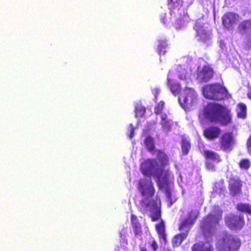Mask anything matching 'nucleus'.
I'll use <instances>...</instances> for the list:
<instances>
[{
  "label": "nucleus",
  "instance_id": "obj_11",
  "mask_svg": "<svg viewBox=\"0 0 251 251\" xmlns=\"http://www.w3.org/2000/svg\"><path fill=\"white\" fill-rule=\"evenodd\" d=\"M196 31V36L199 41L205 43L210 38L211 31L207 30L204 25L200 23H197L194 26Z\"/></svg>",
  "mask_w": 251,
  "mask_h": 251
},
{
  "label": "nucleus",
  "instance_id": "obj_26",
  "mask_svg": "<svg viewBox=\"0 0 251 251\" xmlns=\"http://www.w3.org/2000/svg\"><path fill=\"white\" fill-rule=\"evenodd\" d=\"M181 145L183 154H187L191 148L190 141L187 140L185 138H183L181 140Z\"/></svg>",
  "mask_w": 251,
  "mask_h": 251
},
{
  "label": "nucleus",
  "instance_id": "obj_6",
  "mask_svg": "<svg viewBox=\"0 0 251 251\" xmlns=\"http://www.w3.org/2000/svg\"><path fill=\"white\" fill-rule=\"evenodd\" d=\"M222 105L214 102L207 103L203 108V115L211 123H218Z\"/></svg>",
  "mask_w": 251,
  "mask_h": 251
},
{
  "label": "nucleus",
  "instance_id": "obj_40",
  "mask_svg": "<svg viewBox=\"0 0 251 251\" xmlns=\"http://www.w3.org/2000/svg\"><path fill=\"white\" fill-rule=\"evenodd\" d=\"M247 96L248 98L251 100V91L248 93Z\"/></svg>",
  "mask_w": 251,
  "mask_h": 251
},
{
  "label": "nucleus",
  "instance_id": "obj_1",
  "mask_svg": "<svg viewBox=\"0 0 251 251\" xmlns=\"http://www.w3.org/2000/svg\"><path fill=\"white\" fill-rule=\"evenodd\" d=\"M144 144L149 152L156 155L160 166H158V162L155 158H148L141 164V172L144 176H152L155 177L159 189L168 187L171 173L169 169L164 168L165 166L169 165L168 155L164 151L156 149L154 140L151 136L146 137Z\"/></svg>",
  "mask_w": 251,
  "mask_h": 251
},
{
  "label": "nucleus",
  "instance_id": "obj_7",
  "mask_svg": "<svg viewBox=\"0 0 251 251\" xmlns=\"http://www.w3.org/2000/svg\"><path fill=\"white\" fill-rule=\"evenodd\" d=\"M225 221L226 226L231 230H240L245 224L244 217L242 214H230L225 217Z\"/></svg>",
  "mask_w": 251,
  "mask_h": 251
},
{
  "label": "nucleus",
  "instance_id": "obj_10",
  "mask_svg": "<svg viewBox=\"0 0 251 251\" xmlns=\"http://www.w3.org/2000/svg\"><path fill=\"white\" fill-rule=\"evenodd\" d=\"M242 182L238 176H231L228 180L229 194L233 197L240 195L242 193Z\"/></svg>",
  "mask_w": 251,
  "mask_h": 251
},
{
  "label": "nucleus",
  "instance_id": "obj_4",
  "mask_svg": "<svg viewBox=\"0 0 251 251\" xmlns=\"http://www.w3.org/2000/svg\"><path fill=\"white\" fill-rule=\"evenodd\" d=\"M227 93L226 89L218 83H212L202 87L204 97L209 100H224Z\"/></svg>",
  "mask_w": 251,
  "mask_h": 251
},
{
  "label": "nucleus",
  "instance_id": "obj_21",
  "mask_svg": "<svg viewBox=\"0 0 251 251\" xmlns=\"http://www.w3.org/2000/svg\"><path fill=\"white\" fill-rule=\"evenodd\" d=\"M155 228L159 235V238L163 239L165 241H166V236L165 234V224L162 219H161L159 224L156 225Z\"/></svg>",
  "mask_w": 251,
  "mask_h": 251
},
{
  "label": "nucleus",
  "instance_id": "obj_28",
  "mask_svg": "<svg viewBox=\"0 0 251 251\" xmlns=\"http://www.w3.org/2000/svg\"><path fill=\"white\" fill-rule=\"evenodd\" d=\"M239 111L237 112L238 117L241 118H245L246 116L247 106L243 103H240L238 104Z\"/></svg>",
  "mask_w": 251,
  "mask_h": 251
},
{
  "label": "nucleus",
  "instance_id": "obj_20",
  "mask_svg": "<svg viewBox=\"0 0 251 251\" xmlns=\"http://www.w3.org/2000/svg\"><path fill=\"white\" fill-rule=\"evenodd\" d=\"M168 85L172 93L175 95H177L179 94L181 88L180 85L178 83L174 82L169 77L167 78Z\"/></svg>",
  "mask_w": 251,
  "mask_h": 251
},
{
  "label": "nucleus",
  "instance_id": "obj_31",
  "mask_svg": "<svg viewBox=\"0 0 251 251\" xmlns=\"http://www.w3.org/2000/svg\"><path fill=\"white\" fill-rule=\"evenodd\" d=\"M168 4L171 9H174L181 5V0H168Z\"/></svg>",
  "mask_w": 251,
  "mask_h": 251
},
{
  "label": "nucleus",
  "instance_id": "obj_23",
  "mask_svg": "<svg viewBox=\"0 0 251 251\" xmlns=\"http://www.w3.org/2000/svg\"><path fill=\"white\" fill-rule=\"evenodd\" d=\"M187 237L186 233H181L176 235L173 239L172 245L174 247L179 246Z\"/></svg>",
  "mask_w": 251,
  "mask_h": 251
},
{
  "label": "nucleus",
  "instance_id": "obj_32",
  "mask_svg": "<svg viewBox=\"0 0 251 251\" xmlns=\"http://www.w3.org/2000/svg\"><path fill=\"white\" fill-rule=\"evenodd\" d=\"M164 105L165 103L163 101H160L158 102L155 107L154 113L157 115L161 114L164 108Z\"/></svg>",
  "mask_w": 251,
  "mask_h": 251
},
{
  "label": "nucleus",
  "instance_id": "obj_36",
  "mask_svg": "<svg viewBox=\"0 0 251 251\" xmlns=\"http://www.w3.org/2000/svg\"><path fill=\"white\" fill-rule=\"evenodd\" d=\"M151 246L152 249V251H157L158 249V245L155 240H153L151 244Z\"/></svg>",
  "mask_w": 251,
  "mask_h": 251
},
{
  "label": "nucleus",
  "instance_id": "obj_33",
  "mask_svg": "<svg viewBox=\"0 0 251 251\" xmlns=\"http://www.w3.org/2000/svg\"><path fill=\"white\" fill-rule=\"evenodd\" d=\"M202 251H214V248L210 243L203 242Z\"/></svg>",
  "mask_w": 251,
  "mask_h": 251
},
{
  "label": "nucleus",
  "instance_id": "obj_35",
  "mask_svg": "<svg viewBox=\"0 0 251 251\" xmlns=\"http://www.w3.org/2000/svg\"><path fill=\"white\" fill-rule=\"evenodd\" d=\"M246 146L248 152L251 155V135L247 140Z\"/></svg>",
  "mask_w": 251,
  "mask_h": 251
},
{
  "label": "nucleus",
  "instance_id": "obj_2",
  "mask_svg": "<svg viewBox=\"0 0 251 251\" xmlns=\"http://www.w3.org/2000/svg\"><path fill=\"white\" fill-rule=\"evenodd\" d=\"M222 214L223 211L217 209L202 218L200 224V229L206 237H210L215 234L216 226L222 219Z\"/></svg>",
  "mask_w": 251,
  "mask_h": 251
},
{
  "label": "nucleus",
  "instance_id": "obj_37",
  "mask_svg": "<svg viewBox=\"0 0 251 251\" xmlns=\"http://www.w3.org/2000/svg\"><path fill=\"white\" fill-rule=\"evenodd\" d=\"M134 128L132 127V128H131V129H130V133H129V137L130 139H131L132 138H133V137L134 136Z\"/></svg>",
  "mask_w": 251,
  "mask_h": 251
},
{
  "label": "nucleus",
  "instance_id": "obj_19",
  "mask_svg": "<svg viewBox=\"0 0 251 251\" xmlns=\"http://www.w3.org/2000/svg\"><path fill=\"white\" fill-rule=\"evenodd\" d=\"M204 156L206 160H212L216 162L219 163L222 161L220 155L212 151L205 150L204 151Z\"/></svg>",
  "mask_w": 251,
  "mask_h": 251
},
{
  "label": "nucleus",
  "instance_id": "obj_29",
  "mask_svg": "<svg viewBox=\"0 0 251 251\" xmlns=\"http://www.w3.org/2000/svg\"><path fill=\"white\" fill-rule=\"evenodd\" d=\"M168 46L166 41H160L158 47L157 52L159 55H163L166 52V49Z\"/></svg>",
  "mask_w": 251,
  "mask_h": 251
},
{
  "label": "nucleus",
  "instance_id": "obj_3",
  "mask_svg": "<svg viewBox=\"0 0 251 251\" xmlns=\"http://www.w3.org/2000/svg\"><path fill=\"white\" fill-rule=\"evenodd\" d=\"M241 245V241L239 238L225 232L217 239L216 248L218 251H238Z\"/></svg>",
  "mask_w": 251,
  "mask_h": 251
},
{
  "label": "nucleus",
  "instance_id": "obj_12",
  "mask_svg": "<svg viewBox=\"0 0 251 251\" xmlns=\"http://www.w3.org/2000/svg\"><path fill=\"white\" fill-rule=\"evenodd\" d=\"M214 75L213 69L209 65H205L197 73V79L201 82H207L211 80Z\"/></svg>",
  "mask_w": 251,
  "mask_h": 251
},
{
  "label": "nucleus",
  "instance_id": "obj_15",
  "mask_svg": "<svg viewBox=\"0 0 251 251\" xmlns=\"http://www.w3.org/2000/svg\"><path fill=\"white\" fill-rule=\"evenodd\" d=\"M195 218H193L190 215H189L187 218L184 219L180 224L178 227L179 230L182 231V233H186L187 236L189 231L195 223Z\"/></svg>",
  "mask_w": 251,
  "mask_h": 251
},
{
  "label": "nucleus",
  "instance_id": "obj_13",
  "mask_svg": "<svg viewBox=\"0 0 251 251\" xmlns=\"http://www.w3.org/2000/svg\"><path fill=\"white\" fill-rule=\"evenodd\" d=\"M221 133V129L217 126H210L203 130V136L208 140L212 141L218 138Z\"/></svg>",
  "mask_w": 251,
  "mask_h": 251
},
{
  "label": "nucleus",
  "instance_id": "obj_27",
  "mask_svg": "<svg viewBox=\"0 0 251 251\" xmlns=\"http://www.w3.org/2000/svg\"><path fill=\"white\" fill-rule=\"evenodd\" d=\"M146 109L141 104L137 103L135 106V113L136 117H142L145 114Z\"/></svg>",
  "mask_w": 251,
  "mask_h": 251
},
{
  "label": "nucleus",
  "instance_id": "obj_18",
  "mask_svg": "<svg viewBox=\"0 0 251 251\" xmlns=\"http://www.w3.org/2000/svg\"><path fill=\"white\" fill-rule=\"evenodd\" d=\"M130 220L135 236L137 237L141 235L142 234V226L137 217L132 214Z\"/></svg>",
  "mask_w": 251,
  "mask_h": 251
},
{
  "label": "nucleus",
  "instance_id": "obj_30",
  "mask_svg": "<svg viewBox=\"0 0 251 251\" xmlns=\"http://www.w3.org/2000/svg\"><path fill=\"white\" fill-rule=\"evenodd\" d=\"M239 165L241 169L247 170L250 167V161L248 159H242L240 161Z\"/></svg>",
  "mask_w": 251,
  "mask_h": 251
},
{
  "label": "nucleus",
  "instance_id": "obj_16",
  "mask_svg": "<svg viewBox=\"0 0 251 251\" xmlns=\"http://www.w3.org/2000/svg\"><path fill=\"white\" fill-rule=\"evenodd\" d=\"M152 204L150 208V211L151 214L150 217L151 218L152 222H155L159 220H161V211L160 206H157L155 203V201L153 200L151 201Z\"/></svg>",
  "mask_w": 251,
  "mask_h": 251
},
{
  "label": "nucleus",
  "instance_id": "obj_5",
  "mask_svg": "<svg viewBox=\"0 0 251 251\" xmlns=\"http://www.w3.org/2000/svg\"><path fill=\"white\" fill-rule=\"evenodd\" d=\"M138 189L141 192L142 196L145 198L141 201V204L145 208L149 207L151 201H147L146 199L152 197L155 192L152 181L146 178L140 179L139 181Z\"/></svg>",
  "mask_w": 251,
  "mask_h": 251
},
{
  "label": "nucleus",
  "instance_id": "obj_8",
  "mask_svg": "<svg viewBox=\"0 0 251 251\" xmlns=\"http://www.w3.org/2000/svg\"><path fill=\"white\" fill-rule=\"evenodd\" d=\"M235 144V137L231 131H226L223 133L219 139L220 149L224 151H231Z\"/></svg>",
  "mask_w": 251,
  "mask_h": 251
},
{
  "label": "nucleus",
  "instance_id": "obj_14",
  "mask_svg": "<svg viewBox=\"0 0 251 251\" xmlns=\"http://www.w3.org/2000/svg\"><path fill=\"white\" fill-rule=\"evenodd\" d=\"M232 122L230 111L224 106H222L220 112L218 122L222 126H226Z\"/></svg>",
  "mask_w": 251,
  "mask_h": 251
},
{
  "label": "nucleus",
  "instance_id": "obj_25",
  "mask_svg": "<svg viewBox=\"0 0 251 251\" xmlns=\"http://www.w3.org/2000/svg\"><path fill=\"white\" fill-rule=\"evenodd\" d=\"M161 125L164 130L167 132L170 131L171 128V123L169 120L167 119V116L166 114L161 116Z\"/></svg>",
  "mask_w": 251,
  "mask_h": 251
},
{
  "label": "nucleus",
  "instance_id": "obj_17",
  "mask_svg": "<svg viewBox=\"0 0 251 251\" xmlns=\"http://www.w3.org/2000/svg\"><path fill=\"white\" fill-rule=\"evenodd\" d=\"M237 15L232 12H227L222 17V21L224 25L226 27H229L237 20Z\"/></svg>",
  "mask_w": 251,
  "mask_h": 251
},
{
  "label": "nucleus",
  "instance_id": "obj_41",
  "mask_svg": "<svg viewBox=\"0 0 251 251\" xmlns=\"http://www.w3.org/2000/svg\"><path fill=\"white\" fill-rule=\"evenodd\" d=\"M140 251H148L145 247H140Z\"/></svg>",
  "mask_w": 251,
  "mask_h": 251
},
{
  "label": "nucleus",
  "instance_id": "obj_38",
  "mask_svg": "<svg viewBox=\"0 0 251 251\" xmlns=\"http://www.w3.org/2000/svg\"><path fill=\"white\" fill-rule=\"evenodd\" d=\"M207 167L209 169H211L212 170L215 171V167L211 163H207Z\"/></svg>",
  "mask_w": 251,
  "mask_h": 251
},
{
  "label": "nucleus",
  "instance_id": "obj_9",
  "mask_svg": "<svg viewBox=\"0 0 251 251\" xmlns=\"http://www.w3.org/2000/svg\"><path fill=\"white\" fill-rule=\"evenodd\" d=\"M197 98V94L194 89L190 88H186L183 94L178 99L181 106L186 109L188 106L192 105Z\"/></svg>",
  "mask_w": 251,
  "mask_h": 251
},
{
  "label": "nucleus",
  "instance_id": "obj_39",
  "mask_svg": "<svg viewBox=\"0 0 251 251\" xmlns=\"http://www.w3.org/2000/svg\"><path fill=\"white\" fill-rule=\"evenodd\" d=\"M159 93V91L158 89H155L153 90V94L155 96V100H156L157 96Z\"/></svg>",
  "mask_w": 251,
  "mask_h": 251
},
{
  "label": "nucleus",
  "instance_id": "obj_24",
  "mask_svg": "<svg viewBox=\"0 0 251 251\" xmlns=\"http://www.w3.org/2000/svg\"><path fill=\"white\" fill-rule=\"evenodd\" d=\"M237 211L251 215V205L249 203H238L236 206Z\"/></svg>",
  "mask_w": 251,
  "mask_h": 251
},
{
  "label": "nucleus",
  "instance_id": "obj_22",
  "mask_svg": "<svg viewBox=\"0 0 251 251\" xmlns=\"http://www.w3.org/2000/svg\"><path fill=\"white\" fill-rule=\"evenodd\" d=\"M238 30L240 33H245L251 30V19L244 20L238 26Z\"/></svg>",
  "mask_w": 251,
  "mask_h": 251
},
{
  "label": "nucleus",
  "instance_id": "obj_34",
  "mask_svg": "<svg viewBox=\"0 0 251 251\" xmlns=\"http://www.w3.org/2000/svg\"><path fill=\"white\" fill-rule=\"evenodd\" d=\"M203 242L197 243L193 245L191 251H202Z\"/></svg>",
  "mask_w": 251,
  "mask_h": 251
}]
</instances>
